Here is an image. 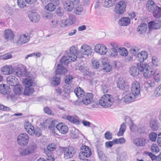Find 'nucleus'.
<instances>
[{"label":"nucleus","instance_id":"obj_13","mask_svg":"<svg viewBox=\"0 0 161 161\" xmlns=\"http://www.w3.org/2000/svg\"><path fill=\"white\" fill-rule=\"evenodd\" d=\"M148 26L150 29H158L161 27V21L159 19L151 21L148 23Z\"/></svg>","mask_w":161,"mask_h":161},{"label":"nucleus","instance_id":"obj_35","mask_svg":"<svg viewBox=\"0 0 161 161\" xmlns=\"http://www.w3.org/2000/svg\"><path fill=\"white\" fill-rule=\"evenodd\" d=\"M140 70L139 68L135 66H132L130 69L129 72L132 76H134L138 75L139 74Z\"/></svg>","mask_w":161,"mask_h":161},{"label":"nucleus","instance_id":"obj_43","mask_svg":"<svg viewBox=\"0 0 161 161\" xmlns=\"http://www.w3.org/2000/svg\"><path fill=\"white\" fill-rule=\"evenodd\" d=\"M27 3L26 0H17V4L20 8H24L26 7Z\"/></svg>","mask_w":161,"mask_h":161},{"label":"nucleus","instance_id":"obj_45","mask_svg":"<svg viewBox=\"0 0 161 161\" xmlns=\"http://www.w3.org/2000/svg\"><path fill=\"white\" fill-rule=\"evenodd\" d=\"M60 79L58 77H53L52 78L51 85L53 86H56L60 84Z\"/></svg>","mask_w":161,"mask_h":161},{"label":"nucleus","instance_id":"obj_33","mask_svg":"<svg viewBox=\"0 0 161 161\" xmlns=\"http://www.w3.org/2000/svg\"><path fill=\"white\" fill-rule=\"evenodd\" d=\"M147 29V25L145 23H142L138 26L137 31L139 34H142L145 33Z\"/></svg>","mask_w":161,"mask_h":161},{"label":"nucleus","instance_id":"obj_1","mask_svg":"<svg viewBox=\"0 0 161 161\" xmlns=\"http://www.w3.org/2000/svg\"><path fill=\"white\" fill-rule=\"evenodd\" d=\"M83 53L78 51L76 47L72 46L69 49V52L67 54V56H64L60 60V63L64 65H67L69 62L75 61L78 58H81L83 57Z\"/></svg>","mask_w":161,"mask_h":161},{"label":"nucleus","instance_id":"obj_44","mask_svg":"<svg viewBox=\"0 0 161 161\" xmlns=\"http://www.w3.org/2000/svg\"><path fill=\"white\" fill-rule=\"evenodd\" d=\"M35 91L34 88L31 87H25L24 92V94L26 95H30L32 94Z\"/></svg>","mask_w":161,"mask_h":161},{"label":"nucleus","instance_id":"obj_26","mask_svg":"<svg viewBox=\"0 0 161 161\" xmlns=\"http://www.w3.org/2000/svg\"><path fill=\"white\" fill-rule=\"evenodd\" d=\"M133 142L136 146H143L146 143V140L144 137L136 138L133 140Z\"/></svg>","mask_w":161,"mask_h":161},{"label":"nucleus","instance_id":"obj_16","mask_svg":"<svg viewBox=\"0 0 161 161\" xmlns=\"http://www.w3.org/2000/svg\"><path fill=\"white\" fill-rule=\"evenodd\" d=\"M30 38L28 36L24 34L19 36L18 39L16 42L18 45H22L28 42Z\"/></svg>","mask_w":161,"mask_h":161},{"label":"nucleus","instance_id":"obj_62","mask_svg":"<svg viewBox=\"0 0 161 161\" xmlns=\"http://www.w3.org/2000/svg\"><path fill=\"white\" fill-rule=\"evenodd\" d=\"M43 110L46 114L49 115H53V113L51 109L48 107H46L44 108Z\"/></svg>","mask_w":161,"mask_h":161},{"label":"nucleus","instance_id":"obj_27","mask_svg":"<svg viewBox=\"0 0 161 161\" xmlns=\"http://www.w3.org/2000/svg\"><path fill=\"white\" fill-rule=\"evenodd\" d=\"M23 85L25 87H31V86H35L36 85L35 82L33 80L30 79H23L22 80Z\"/></svg>","mask_w":161,"mask_h":161},{"label":"nucleus","instance_id":"obj_63","mask_svg":"<svg viewBox=\"0 0 161 161\" xmlns=\"http://www.w3.org/2000/svg\"><path fill=\"white\" fill-rule=\"evenodd\" d=\"M105 138L108 140H111L112 138V133L109 131H107L104 134Z\"/></svg>","mask_w":161,"mask_h":161},{"label":"nucleus","instance_id":"obj_23","mask_svg":"<svg viewBox=\"0 0 161 161\" xmlns=\"http://www.w3.org/2000/svg\"><path fill=\"white\" fill-rule=\"evenodd\" d=\"M17 80V78L12 75L8 76L7 79L8 83L11 86H16L18 84Z\"/></svg>","mask_w":161,"mask_h":161},{"label":"nucleus","instance_id":"obj_30","mask_svg":"<svg viewBox=\"0 0 161 161\" xmlns=\"http://www.w3.org/2000/svg\"><path fill=\"white\" fill-rule=\"evenodd\" d=\"M158 121L154 119H151L150 122V126L153 130H156L158 128Z\"/></svg>","mask_w":161,"mask_h":161},{"label":"nucleus","instance_id":"obj_64","mask_svg":"<svg viewBox=\"0 0 161 161\" xmlns=\"http://www.w3.org/2000/svg\"><path fill=\"white\" fill-rule=\"evenodd\" d=\"M55 160L54 158H53L52 157H48L45 159L43 158H40L38 159L37 161H54Z\"/></svg>","mask_w":161,"mask_h":161},{"label":"nucleus","instance_id":"obj_39","mask_svg":"<svg viewBox=\"0 0 161 161\" xmlns=\"http://www.w3.org/2000/svg\"><path fill=\"white\" fill-rule=\"evenodd\" d=\"M72 24H73V22L71 19H64L62 20L60 25L61 27H64L68 25H71Z\"/></svg>","mask_w":161,"mask_h":161},{"label":"nucleus","instance_id":"obj_12","mask_svg":"<svg viewBox=\"0 0 161 161\" xmlns=\"http://www.w3.org/2000/svg\"><path fill=\"white\" fill-rule=\"evenodd\" d=\"M56 145L53 143L49 145L47 147V149L44 150V153L47 155L48 157H52L54 158L53 155V151L56 149Z\"/></svg>","mask_w":161,"mask_h":161},{"label":"nucleus","instance_id":"obj_15","mask_svg":"<svg viewBox=\"0 0 161 161\" xmlns=\"http://www.w3.org/2000/svg\"><path fill=\"white\" fill-rule=\"evenodd\" d=\"M95 50L96 52L102 55H105L107 52V49L106 46L101 44H98L95 46Z\"/></svg>","mask_w":161,"mask_h":161},{"label":"nucleus","instance_id":"obj_3","mask_svg":"<svg viewBox=\"0 0 161 161\" xmlns=\"http://www.w3.org/2000/svg\"><path fill=\"white\" fill-rule=\"evenodd\" d=\"M137 66L141 72L143 71V75L145 78H149L153 75L154 72L152 65L138 63Z\"/></svg>","mask_w":161,"mask_h":161},{"label":"nucleus","instance_id":"obj_4","mask_svg":"<svg viewBox=\"0 0 161 161\" xmlns=\"http://www.w3.org/2000/svg\"><path fill=\"white\" fill-rule=\"evenodd\" d=\"M114 101V99L112 95L107 94L104 95L101 98L99 101V103L101 106L106 108L112 106Z\"/></svg>","mask_w":161,"mask_h":161},{"label":"nucleus","instance_id":"obj_19","mask_svg":"<svg viewBox=\"0 0 161 161\" xmlns=\"http://www.w3.org/2000/svg\"><path fill=\"white\" fill-rule=\"evenodd\" d=\"M56 128L63 134L66 133L68 131V126L64 123H61L56 126Z\"/></svg>","mask_w":161,"mask_h":161},{"label":"nucleus","instance_id":"obj_31","mask_svg":"<svg viewBox=\"0 0 161 161\" xmlns=\"http://www.w3.org/2000/svg\"><path fill=\"white\" fill-rule=\"evenodd\" d=\"M42 131L40 129L37 128L35 129H31L30 131L29 130L28 134L31 135H35L37 137H39L41 135Z\"/></svg>","mask_w":161,"mask_h":161},{"label":"nucleus","instance_id":"obj_40","mask_svg":"<svg viewBox=\"0 0 161 161\" xmlns=\"http://www.w3.org/2000/svg\"><path fill=\"white\" fill-rule=\"evenodd\" d=\"M117 84V87L120 89L124 88L125 86L126 85L124 80L122 77L119 78Z\"/></svg>","mask_w":161,"mask_h":161},{"label":"nucleus","instance_id":"obj_48","mask_svg":"<svg viewBox=\"0 0 161 161\" xmlns=\"http://www.w3.org/2000/svg\"><path fill=\"white\" fill-rule=\"evenodd\" d=\"M45 8L50 11H54L56 8V5L52 3H50L46 6Z\"/></svg>","mask_w":161,"mask_h":161},{"label":"nucleus","instance_id":"obj_6","mask_svg":"<svg viewBox=\"0 0 161 161\" xmlns=\"http://www.w3.org/2000/svg\"><path fill=\"white\" fill-rule=\"evenodd\" d=\"M36 146L34 143L30 144L25 148L19 151L21 156H25L33 153L36 148Z\"/></svg>","mask_w":161,"mask_h":161},{"label":"nucleus","instance_id":"obj_41","mask_svg":"<svg viewBox=\"0 0 161 161\" xmlns=\"http://www.w3.org/2000/svg\"><path fill=\"white\" fill-rule=\"evenodd\" d=\"M154 17L159 18L161 17V8L158 7L153 12Z\"/></svg>","mask_w":161,"mask_h":161},{"label":"nucleus","instance_id":"obj_21","mask_svg":"<svg viewBox=\"0 0 161 161\" xmlns=\"http://www.w3.org/2000/svg\"><path fill=\"white\" fill-rule=\"evenodd\" d=\"M80 51L83 54L87 55L88 56L91 55L92 52L91 47L86 44L82 46Z\"/></svg>","mask_w":161,"mask_h":161},{"label":"nucleus","instance_id":"obj_38","mask_svg":"<svg viewBox=\"0 0 161 161\" xmlns=\"http://www.w3.org/2000/svg\"><path fill=\"white\" fill-rule=\"evenodd\" d=\"M116 0H103L102 3L104 5L107 7H109L113 5L116 3Z\"/></svg>","mask_w":161,"mask_h":161},{"label":"nucleus","instance_id":"obj_2","mask_svg":"<svg viewBox=\"0 0 161 161\" xmlns=\"http://www.w3.org/2000/svg\"><path fill=\"white\" fill-rule=\"evenodd\" d=\"M2 74L8 75L14 73L15 75L19 77H21L23 75L21 69L19 67L14 69L10 65H6L3 67L1 69Z\"/></svg>","mask_w":161,"mask_h":161},{"label":"nucleus","instance_id":"obj_55","mask_svg":"<svg viewBox=\"0 0 161 161\" xmlns=\"http://www.w3.org/2000/svg\"><path fill=\"white\" fill-rule=\"evenodd\" d=\"M83 9L81 7H78L74 9V11L76 14L80 15L83 12Z\"/></svg>","mask_w":161,"mask_h":161},{"label":"nucleus","instance_id":"obj_18","mask_svg":"<svg viewBox=\"0 0 161 161\" xmlns=\"http://www.w3.org/2000/svg\"><path fill=\"white\" fill-rule=\"evenodd\" d=\"M62 64H58L57 65V68L56 70V75H64L66 74L68 72V70L66 68L63 66Z\"/></svg>","mask_w":161,"mask_h":161},{"label":"nucleus","instance_id":"obj_50","mask_svg":"<svg viewBox=\"0 0 161 161\" xmlns=\"http://www.w3.org/2000/svg\"><path fill=\"white\" fill-rule=\"evenodd\" d=\"M103 69L106 72H109L112 69V67L110 64L108 63H105V64H103Z\"/></svg>","mask_w":161,"mask_h":161},{"label":"nucleus","instance_id":"obj_29","mask_svg":"<svg viewBox=\"0 0 161 161\" xmlns=\"http://www.w3.org/2000/svg\"><path fill=\"white\" fill-rule=\"evenodd\" d=\"M130 23V19L127 17H123L119 20V23L121 26H126L128 25Z\"/></svg>","mask_w":161,"mask_h":161},{"label":"nucleus","instance_id":"obj_11","mask_svg":"<svg viewBox=\"0 0 161 161\" xmlns=\"http://www.w3.org/2000/svg\"><path fill=\"white\" fill-rule=\"evenodd\" d=\"M140 84L138 81H135L132 83L131 90L133 95L136 96L138 95L140 93Z\"/></svg>","mask_w":161,"mask_h":161},{"label":"nucleus","instance_id":"obj_49","mask_svg":"<svg viewBox=\"0 0 161 161\" xmlns=\"http://www.w3.org/2000/svg\"><path fill=\"white\" fill-rule=\"evenodd\" d=\"M74 77L72 75H67L65 78V82L66 84L69 85L71 83Z\"/></svg>","mask_w":161,"mask_h":161},{"label":"nucleus","instance_id":"obj_22","mask_svg":"<svg viewBox=\"0 0 161 161\" xmlns=\"http://www.w3.org/2000/svg\"><path fill=\"white\" fill-rule=\"evenodd\" d=\"M11 92L9 86L7 84L0 85V93L4 95H8Z\"/></svg>","mask_w":161,"mask_h":161},{"label":"nucleus","instance_id":"obj_17","mask_svg":"<svg viewBox=\"0 0 161 161\" xmlns=\"http://www.w3.org/2000/svg\"><path fill=\"white\" fill-rule=\"evenodd\" d=\"M3 36L4 38L7 41H10L11 42H14V35L11 30L9 29L5 30L4 32Z\"/></svg>","mask_w":161,"mask_h":161},{"label":"nucleus","instance_id":"obj_60","mask_svg":"<svg viewBox=\"0 0 161 161\" xmlns=\"http://www.w3.org/2000/svg\"><path fill=\"white\" fill-rule=\"evenodd\" d=\"M103 144L100 141H97L96 145L97 151L103 150Z\"/></svg>","mask_w":161,"mask_h":161},{"label":"nucleus","instance_id":"obj_34","mask_svg":"<svg viewBox=\"0 0 161 161\" xmlns=\"http://www.w3.org/2000/svg\"><path fill=\"white\" fill-rule=\"evenodd\" d=\"M66 119L69 122L76 125H79L81 123L79 119H76L73 116L69 115L67 116Z\"/></svg>","mask_w":161,"mask_h":161},{"label":"nucleus","instance_id":"obj_53","mask_svg":"<svg viewBox=\"0 0 161 161\" xmlns=\"http://www.w3.org/2000/svg\"><path fill=\"white\" fill-rule=\"evenodd\" d=\"M150 149L152 152L153 153H157L159 151L158 147L157 145L155 144H153L151 146Z\"/></svg>","mask_w":161,"mask_h":161},{"label":"nucleus","instance_id":"obj_54","mask_svg":"<svg viewBox=\"0 0 161 161\" xmlns=\"http://www.w3.org/2000/svg\"><path fill=\"white\" fill-rule=\"evenodd\" d=\"M25 128L26 130L28 133L29 132V130L30 131L31 129H34V127L29 122H26L25 125Z\"/></svg>","mask_w":161,"mask_h":161},{"label":"nucleus","instance_id":"obj_14","mask_svg":"<svg viewBox=\"0 0 161 161\" xmlns=\"http://www.w3.org/2000/svg\"><path fill=\"white\" fill-rule=\"evenodd\" d=\"M83 96L82 101L86 105L90 104L93 101V95L92 93H86Z\"/></svg>","mask_w":161,"mask_h":161},{"label":"nucleus","instance_id":"obj_51","mask_svg":"<svg viewBox=\"0 0 161 161\" xmlns=\"http://www.w3.org/2000/svg\"><path fill=\"white\" fill-rule=\"evenodd\" d=\"M157 135L154 132H152L149 133V136L150 140L152 142L156 141Z\"/></svg>","mask_w":161,"mask_h":161},{"label":"nucleus","instance_id":"obj_37","mask_svg":"<svg viewBox=\"0 0 161 161\" xmlns=\"http://www.w3.org/2000/svg\"><path fill=\"white\" fill-rule=\"evenodd\" d=\"M126 125L124 122L121 125L119 131L117 134L118 136H122L123 135L124 133L126 130Z\"/></svg>","mask_w":161,"mask_h":161},{"label":"nucleus","instance_id":"obj_61","mask_svg":"<svg viewBox=\"0 0 161 161\" xmlns=\"http://www.w3.org/2000/svg\"><path fill=\"white\" fill-rule=\"evenodd\" d=\"M109 90L107 85L103 84L101 85V90L104 93H107Z\"/></svg>","mask_w":161,"mask_h":161},{"label":"nucleus","instance_id":"obj_8","mask_svg":"<svg viewBox=\"0 0 161 161\" xmlns=\"http://www.w3.org/2000/svg\"><path fill=\"white\" fill-rule=\"evenodd\" d=\"M18 143L21 146L26 145L29 141V137L25 133H21L17 137Z\"/></svg>","mask_w":161,"mask_h":161},{"label":"nucleus","instance_id":"obj_7","mask_svg":"<svg viewBox=\"0 0 161 161\" xmlns=\"http://www.w3.org/2000/svg\"><path fill=\"white\" fill-rule=\"evenodd\" d=\"M76 153L75 148L72 146H69L64 149V158L69 159L72 157Z\"/></svg>","mask_w":161,"mask_h":161},{"label":"nucleus","instance_id":"obj_52","mask_svg":"<svg viewBox=\"0 0 161 161\" xmlns=\"http://www.w3.org/2000/svg\"><path fill=\"white\" fill-rule=\"evenodd\" d=\"M115 144H122L125 143V140L123 137H121L119 139H114Z\"/></svg>","mask_w":161,"mask_h":161},{"label":"nucleus","instance_id":"obj_58","mask_svg":"<svg viewBox=\"0 0 161 161\" xmlns=\"http://www.w3.org/2000/svg\"><path fill=\"white\" fill-rule=\"evenodd\" d=\"M48 128L50 130H52V132L54 131V132L55 133V130L56 128L55 121L53 120L51 121L50 125L48 126Z\"/></svg>","mask_w":161,"mask_h":161},{"label":"nucleus","instance_id":"obj_24","mask_svg":"<svg viewBox=\"0 0 161 161\" xmlns=\"http://www.w3.org/2000/svg\"><path fill=\"white\" fill-rule=\"evenodd\" d=\"M147 57L148 53L147 52L145 51H142L141 53H138L137 59L140 61V63H142L147 59Z\"/></svg>","mask_w":161,"mask_h":161},{"label":"nucleus","instance_id":"obj_46","mask_svg":"<svg viewBox=\"0 0 161 161\" xmlns=\"http://www.w3.org/2000/svg\"><path fill=\"white\" fill-rule=\"evenodd\" d=\"M79 69L81 72H83L84 75H90L89 69L86 67L83 66L81 65L79 68Z\"/></svg>","mask_w":161,"mask_h":161},{"label":"nucleus","instance_id":"obj_10","mask_svg":"<svg viewBox=\"0 0 161 161\" xmlns=\"http://www.w3.org/2000/svg\"><path fill=\"white\" fill-rule=\"evenodd\" d=\"M126 7V3L124 1H120L116 5L114 9L115 11L117 14H122L125 11Z\"/></svg>","mask_w":161,"mask_h":161},{"label":"nucleus","instance_id":"obj_42","mask_svg":"<svg viewBox=\"0 0 161 161\" xmlns=\"http://www.w3.org/2000/svg\"><path fill=\"white\" fill-rule=\"evenodd\" d=\"M130 52V53L133 56H137L138 53H139V49L138 47L136 46H133L131 47Z\"/></svg>","mask_w":161,"mask_h":161},{"label":"nucleus","instance_id":"obj_20","mask_svg":"<svg viewBox=\"0 0 161 161\" xmlns=\"http://www.w3.org/2000/svg\"><path fill=\"white\" fill-rule=\"evenodd\" d=\"M63 4L64 9L66 11H71L74 7V4L70 1L64 0Z\"/></svg>","mask_w":161,"mask_h":161},{"label":"nucleus","instance_id":"obj_59","mask_svg":"<svg viewBox=\"0 0 161 161\" xmlns=\"http://www.w3.org/2000/svg\"><path fill=\"white\" fill-rule=\"evenodd\" d=\"M118 51L117 50L115 49H111L110 50V53L109 56L110 57H115L117 56L118 54Z\"/></svg>","mask_w":161,"mask_h":161},{"label":"nucleus","instance_id":"obj_5","mask_svg":"<svg viewBox=\"0 0 161 161\" xmlns=\"http://www.w3.org/2000/svg\"><path fill=\"white\" fill-rule=\"evenodd\" d=\"M153 75L154 81H152L149 80L147 82V83L148 84V88L154 87L156 84L161 80V73L159 70H156L154 72Z\"/></svg>","mask_w":161,"mask_h":161},{"label":"nucleus","instance_id":"obj_36","mask_svg":"<svg viewBox=\"0 0 161 161\" xmlns=\"http://www.w3.org/2000/svg\"><path fill=\"white\" fill-rule=\"evenodd\" d=\"M74 92L77 97L79 98L83 96L85 94L84 91L79 87L76 88L74 90Z\"/></svg>","mask_w":161,"mask_h":161},{"label":"nucleus","instance_id":"obj_47","mask_svg":"<svg viewBox=\"0 0 161 161\" xmlns=\"http://www.w3.org/2000/svg\"><path fill=\"white\" fill-rule=\"evenodd\" d=\"M118 52L119 54L122 56H126L128 54L127 49L124 47L119 48V49Z\"/></svg>","mask_w":161,"mask_h":161},{"label":"nucleus","instance_id":"obj_28","mask_svg":"<svg viewBox=\"0 0 161 161\" xmlns=\"http://www.w3.org/2000/svg\"><path fill=\"white\" fill-rule=\"evenodd\" d=\"M136 97L132 94L130 93L127 94L124 97V101L125 103H128L132 102L135 100Z\"/></svg>","mask_w":161,"mask_h":161},{"label":"nucleus","instance_id":"obj_56","mask_svg":"<svg viewBox=\"0 0 161 161\" xmlns=\"http://www.w3.org/2000/svg\"><path fill=\"white\" fill-rule=\"evenodd\" d=\"M154 94L156 97H158L161 95V86L160 85L157 88L154 92Z\"/></svg>","mask_w":161,"mask_h":161},{"label":"nucleus","instance_id":"obj_25","mask_svg":"<svg viewBox=\"0 0 161 161\" xmlns=\"http://www.w3.org/2000/svg\"><path fill=\"white\" fill-rule=\"evenodd\" d=\"M29 17L32 22H37L40 19L38 14L36 12H31L29 14Z\"/></svg>","mask_w":161,"mask_h":161},{"label":"nucleus","instance_id":"obj_57","mask_svg":"<svg viewBox=\"0 0 161 161\" xmlns=\"http://www.w3.org/2000/svg\"><path fill=\"white\" fill-rule=\"evenodd\" d=\"M41 55V53H40L39 52H37L35 53H32L28 54L27 55H26L25 57V59H27L29 57H32L35 56H36V57H40Z\"/></svg>","mask_w":161,"mask_h":161},{"label":"nucleus","instance_id":"obj_32","mask_svg":"<svg viewBox=\"0 0 161 161\" xmlns=\"http://www.w3.org/2000/svg\"><path fill=\"white\" fill-rule=\"evenodd\" d=\"M14 92L16 95H20L21 94L23 90V88L21 85H17L14 86Z\"/></svg>","mask_w":161,"mask_h":161},{"label":"nucleus","instance_id":"obj_9","mask_svg":"<svg viewBox=\"0 0 161 161\" xmlns=\"http://www.w3.org/2000/svg\"><path fill=\"white\" fill-rule=\"evenodd\" d=\"M80 152L79 153V155L80 156V159H83V158H81L82 156H85L86 157H89L92 155V153L91 149L89 148L88 147L86 146H82L80 148Z\"/></svg>","mask_w":161,"mask_h":161}]
</instances>
